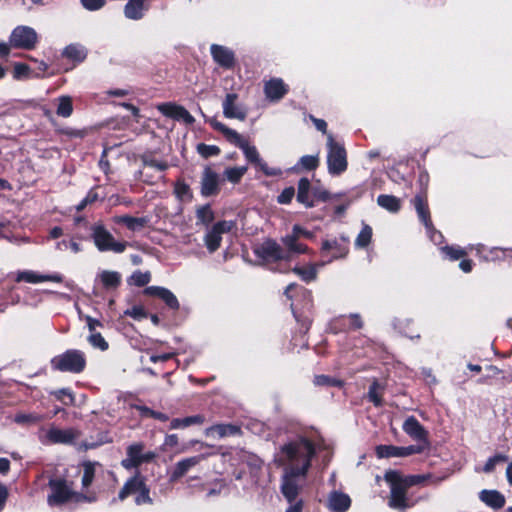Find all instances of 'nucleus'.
Here are the masks:
<instances>
[{"label": "nucleus", "mask_w": 512, "mask_h": 512, "mask_svg": "<svg viewBox=\"0 0 512 512\" xmlns=\"http://www.w3.org/2000/svg\"><path fill=\"white\" fill-rule=\"evenodd\" d=\"M315 455L314 443L304 436H297L281 446L280 461L285 466L281 491L289 503L286 512H302L303 501L298 499V494Z\"/></svg>", "instance_id": "nucleus-1"}, {"label": "nucleus", "mask_w": 512, "mask_h": 512, "mask_svg": "<svg viewBox=\"0 0 512 512\" xmlns=\"http://www.w3.org/2000/svg\"><path fill=\"white\" fill-rule=\"evenodd\" d=\"M211 124L215 130L223 134L227 141L240 148L247 161L259 168L266 176L272 177L280 176L282 174V170L280 168L269 167L261 158L257 148L253 145H249L248 141L236 130L231 129L218 121H213Z\"/></svg>", "instance_id": "nucleus-2"}, {"label": "nucleus", "mask_w": 512, "mask_h": 512, "mask_svg": "<svg viewBox=\"0 0 512 512\" xmlns=\"http://www.w3.org/2000/svg\"><path fill=\"white\" fill-rule=\"evenodd\" d=\"M90 231L93 243L100 252L121 254L129 246L127 241L117 240L101 222L93 224Z\"/></svg>", "instance_id": "nucleus-3"}, {"label": "nucleus", "mask_w": 512, "mask_h": 512, "mask_svg": "<svg viewBox=\"0 0 512 512\" xmlns=\"http://www.w3.org/2000/svg\"><path fill=\"white\" fill-rule=\"evenodd\" d=\"M86 367L85 353L78 349H69L51 359V368L56 371L81 373Z\"/></svg>", "instance_id": "nucleus-4"}, {"label": "nucleus", "mask_w": 512, "mask_h": 512, "mask_svg": "<svg viewBox=\"0 0 512 512\" xmlns=\"http://www.w3.org/2000/svg\"><path fill=\"white\" fill-rule=\"evenodd\" d=\"M327 165L328 172L338 176L347 170V153L344 146L336 142L331 134L327 137Z\"/></svg>", "instance_id": "nucleus-5"}, {"label": "nucleus", "mask_w": 512, "mask_h": 512, "mask_svg": "<svg viewBox=\"0 0 512 512\" xmlns=\"http://www.w3.org/2000/svg\"><path fill=\"white\" fill-rule=\"evenodd\" d=\"M142 442H135L126 448V457L121 461L122 467L127 470L137 469L145 463L152 462L157 454L153 451H145Z\"/></svg>", "instance_id": "nucleus-6"}, {"label": "nucleus", "mask_w": 512, "mask_h": 512, "mask_svg": "<svg viewBox=\"0 0 512 512\" xmlns=\"http://www.w3.org/2000/svg\"><path fill=\"white\" fill-rule=\"evenodd\" d=\"M254 254L264 262L289 261V253L273 239H265L253 248Z\"/></svg>", "instance_id": "nucleus-7"}, {"label": "nucleus", "mask_w": 512, "mask_h": 512, "mask_svg": "<svg viewBox=\"0 0 512 512\" xmlns=\"http://www.w3.org/2000/svg\"><path fill=\"white\" fill-rule=\"evenodd\" d=\"M385 479L391 484L389 507L398 510L408 508L410 505L406 496V489L401 485L399 475L396 472H388Z\"/></svg>", "instance_id": "nucleus-8"}, {"label": "nucleus", "mask_w": 512, "mask_h": 512, "mask_svg": "<svg viewBox=\"0 0 512 512\" xmlns=\"http://www.w3.org/2000/svg\"><path fill=\"white\" fill-rule=\"evenodd\" d=\"M37 42V32L33 28L24 25L14 28L9 38L11 47L23 50H32Z\"/></svg>", "instance_id": "nucleus-9"}, {"label": "nucleus", "mask_w": 512, "mask_h": 512, "mask_svg": "<svg viewBox=\"0 0 512 512\" xmlns=\"http://www.w3.org/2000/svg\"><path fill=\"white\" fill-rule=\"evenodd\" d=\"M80 436L77 429L52 427L41 437L43 444H73Z\"/></svg>", "instance_id": "nucleus-10"}, {"label": "nucleus", "mask_w": 512, "mask_h": 512, "mask_svg": "<svg viewBox=\"0 0 512 512\" xmlns=\"http://www.w3.org/2000/svg\"><path fill=\"white\" fill-rule=\"evenodd\" d=\"M321 251L323 254L331 253V257L326 263L344 258L349 252V239L345 236H341L340 238H334L332 240H324L322 242Z\"/></svg>", "instance_id": "nucleus-11"}, {"label": "nucleus", "mask_w": 512, "mask_h": 512, "mask_svg": "<svg viewBox=\"0 0 512 512\" xmlns=\"http://www.w3.org/2000/svg\"><path fill=\"white\" fill-rule=\"evenodd\" d=\"M232 226V222L219 221L206 233L204 242L210 253L215 252L220 247L222 235L229 232Z\"/></svg>", "instance_id": "nucleus-12"}, {"label": "nucleus", "mask_w": 512, "mask_h": 512, "mask_svg": "<svg viewBox=\"0 0 512 512\" xmlns=\"http://www.w3.org/2000/svg\"><path fill=\"white\" fill-rule=\"evenodd\" d=\"M157 109L164 116L172 118L176 121H182L187 125H192L195 122V118L189 113V111L181 105L175 103H162L157 106Z\"/></svg>", "instance_id": "nucleus-13"}, {"label": "nucleus", "mask_w": 512, "mask_h": 512, "mask_svg": "<svg viewBox=\"0 0 512 512\" xmlns=\"http://www.w3.org/2000/svg\"><path fill=\"white\" fill-rule=\"evenodd\" d=\"M421 452L422 448L417 445H410L406 447L379 445L376 447V455L378 458L407 457Z\"/></svg>", "instance_id": "nucleus-14"}, {"label": "nucleus", "mask_w": 512, "mask_h": 512, "mask_svg": "<svg viewBox=\"0 0 512 512\" xmlns=\"http://www.w3.org/2000/svg\"><path fill=\"white\" fill-rule=\"evenodd\" d=\"M15 281L18 283L26 282V283H31V284H37V283L47 282V281L61 283L63 281V276L59 273L45 275V274H39L38 272L33 271V270H23V271H18L16 273Z\"/></svg>", "instance_id": "nucleus-15"}, {"label": "nucleus", "mask_w": 512, "mask_h": 512, "mask_svg": "<svg viewBox=\"0 0 512 512\" xmlns=\"http://www.w3.org/2000/svg\"><path fill=\"white\" fill-rule=\"evenodd\" d=\"M210 52L213 60L221 67L225 69L233 68L235 64L234 52L222 45L212 44Z\"/></svg>", "instance_id": "nucleus-16"}, {"label": "nucleus", "mask_w": 512, "mask_h": 512, "mask_svg": "<svg viewBox=\"0 0 512 512\" xmlns=\"http://www.w3.org/2000/svg\"><path fill=\"white\" fill-rule=\"evenodd\" d=\"M205 459L204 455H197L188 457L178 461L169 474L170 482H176L183 477L191 468L198 465L202 460Z\"/></svg>", "instance_id": "nucleus-17"}, {"label": "nucleus", "mask_w": 512, "mask_h": 512, "mask_svg": "<svg viewBox=\"0 0 512 512\" xmlns=\"http://www.w3.org/2000/svg\"><path fill=\"white\" fill-rule=\"evenodd\" d=\"M402 429L413 440L425 443L428 442V432L414 416H409L404 421Z\"/></svg>", "instance_id": "nucleus-18"}, {"label": "nucleus", "mask_w": 512, "mask_h": 512, "mask_svg": "<svg viewBox=\"0 0 512 512\" xmlns=\"http://www.w3.org/2000/svg\"><path fill=\"white\" fill-rule=\"evenodd\" d=\"M219 191V175L206 167L201 180V194L205 197L216 195Z\"/></svg>", "instance_id": "nucleus-19"}, {"label": "nucleus", "mask_w": 512, "mask_h": 512, "mask_svg": "<svg viewBox=\"0 0 512 512\" xmlns=\"http://www.w3.org/2000/svg\"><path fill=\"white\" fill-rule=\"evenodd\" d=\"M238 95L235 93H228L223 101V114L226 118L244 120L246 118V111L236 104Z\"/></svg>", "instance_id": "nucleus-20"}, {"label": "nucleus", "mask_w": 512, "mask_h": 512, "mask_svg": "<svg viewBox=\"0 0 512 512\" xmlns=\"http://www.w3.org/2000/svg\"><path fill=\"white\" fill-rule=\"evenodd\" d=\"M351 506V498L348 494L333 490L327 498V508L331 512H346Z\"/></svg>", "instance_id": "nucleus-21"}, {"label": "nucleus", "mask_w": 512, "mask_h": 512, "mask_svg": "<svg viewBox=\"0 0 512 512\" xmlns=\"http://www.w3.org/2000/svg\"><path fill=\"white\" fill-rule=\"evenodd\" d=\"M49 484L52 490V494L48 497L50 504H61L71 498V491L64 481L51 480Z\"/></svg>", "instance_id": "nucleus-22"}, {"label": "nucleus", "mask_w": 512, "mask_h": 512, "mask_svg": "<svg viewBox=\"0 0 512 512\" xmlns=\"http://www.w3.org/2000/svg\"><path fill=\"white\" fill-rule=\"evenodd\" d=\"M112 221L115 224H123L131 232H139L148 225L150 219L146 216L118 215L114 216Z\"/></svg>", "instance_id": "nucleus-23"}, {"label": "nucleus", "mask_w": 512, "mask_h": 512, "mask_svg": "<svg viewBox=\"0 0 512 512\" xmlns=\"http://www.w3.org/2000/svg\"><path fill=\"white\" fill-rule=\"evenodd\" d=\"M315 189L311 188V183L308 178L303 177L298 181L297 186V201L304 205L306 208H312L315 206L313 200V192Z\"/></svg>", "instance_id": "nucleus-24"}, {"label": "nucleus", "mask_w": 512, "mask_h": 512, "mask_svg": "<svg viewBox=\"0 0 512 512\" xmlns=\"http://www.w3.org/2000/svg\"><path fill=\"white\" fill-rule=\"evenodd\" d=\"M145 294L160 298L170 309L177 310L179 308L176 296L167 288L150 286L145 289Z\"/></svg>", "instance_id": "nucleus-25"}, {"label": "nucleus", "mask_w": 512, "mask_h": 512, "mask_svg": "<svg viewBox=\"0 0 512 512\" xmlns=\"http://www.w3.org/2000/svg\"><path fill=\"white\" fill-rule=\"evenodd\" d=\"M287 85L280 78H274L265 83L264 92L267 99L278 101L287 93Z\"/></svg>", "instance_id": "nucleus-26"}, {"label": "nucleus", "mask_w": 512, "mask_h": 512, "mask_svg": "<svg viewBox=\"0 0 512 512\" xmlns=\"http://www.w3.org/2000/svg\"><path fill=\"white\" fill-rule=\"evenodd\" d=\"M148 9L147 0H128L124 6V15L130 20H140Z\"/></svg>", "instance_id": "nucleus-27"}, {"label": "nucleus", "mask_w": 512, "mask_h": 512, "mask_svg": "<svg viewBox=\"0 0 512 512\" xmlns=\"http://www.w3.org/2000/svg\"><path fill=\"white\" fill-rule=\"evenodd\" d=\"M209 437L225 438L241 434V428L235 424H215L208 427L205 431Z\"/></svg>", "instance_id": "nucleus-28"}, {"label": "nucleus", "mask_w": 512, "mask_h": 512, "mask_svg": "<svg viewBox=\"0 0 512 512\" xmlns=\"http://www.w3.org/2000/svg\"><path fill=\"white\" fill-rule=\"evenodd\" d=\"M413 205L426 230L430 231L432 229V221L425 196L421 194L416 195L413 199Z\"/></svg>", "instance_id": "nucleus-29"}, {"label": "nucleus", "mask_w": 512, "mask_h": 512, "mask_svg": "<svg viewBox=\"0 0 512 512\" xmlns=\"http://www.w3.org/2000/svg\"><path fill=\"white\" fill-rule=\"evenodd\" d=\"M145 485L144 478L140 475L139 472L136 473L133 477L128 479L122 489L119 491L118 497L120 500H124L129 495H136L142 487Z\"/></svg>", "instance_id": "nucleus-30"}, {"label": "nucleus", "mask_w": 512, "mask_h": 512, "mask_svg": "<svg viewBox=\"0 0 512 512\" xmlns=\"http://www.w3.org/2000/svg\"><path fill=\"white\" fill-rule=\"evenodd\" d=\"M480 500L488 507L493 509H501L505 505L504 495L497 490H482L479 493Z\"/></svg>", "instance_id": "nucleus-31"}, {"label": "nucleus", "mask_w": 512, "mask_h": 512, "mask_svg": "<svg viewBox=\"0 0 512 512\" xmlns=\"http://www.w3.org/2000/svg\"><path fill=\"white\" fill-rule=\"evenodd\" d=\"M97 279L105 290L117 289L122 281L121 274L117 271L103 270L97 275Z\"/></svg>", "instance_id": "nucleus-32"}, {"label": "nucleus", "mask_w": 512, "mask_h": 512, "mask_svg": "<svg viewBox=\"0 0 512 512\" xmlns=\"http://www.w3.org/2000/svg\"><path fill=\"white\" fill-rule=\"evenodd\" d=\"M298 240L299 238H295V236L290 234L284 236L281 239L283 245L287 249L285 252L289 253V260L291 259L292 255L304 254L308 252V247L305 244L300 243Z\"/></svg>", "instance_id": "nucleus-33"}, {"label": "nucleus", "mask_w": 512, "mask_h": 512, "mask_svg": "<svg viewBox=\"0 0 512 512\" xmlns=\"http://www.w3.org/2000/svg\"><path fill=\"white\" fill-rule=\"evenodd\" d=\"M62 55L69 60L75 62H83L87 57V50L81 44H70L65 47L62 52Z\"/></svg>", "instance_id": "nucleus-34"}, {"label": "nucleus", "mask_w": 512, "mask_h": 512, "mask_svg": "<svg viewBox=\"0 0 512 512\" xmlns=\"http://www.w3.org/2000/svg\"><path fill=\"white\" fill-rule=\"evenodd\" d=\"M295 294L301 295L303 297L305 301L304 307L309 310L312 306L311 292L302 286H298L296 284H289L285 290V295L289 299H293Z\"/></svg>", "instance_id": "nucleus-35"}, {"label": "nucleus", "mask_w": 512, "mask_h": 512, "mask_svg": "<svg viewBox=\"0 0 512 512\" xmlns=\"http://www.w3.org/2000/svg\"><path fill=\"white\" fill-rule=\"evenodd\" d=\"M377 204L383 209L396 213L401 208V201L393 195L381 194L377 198Z\"/></svg>", "instance_id": "nucleus-36"}, {"label": "nucleus", "mask_w": 512, "mask_h": 512, "mask_svg": "<svg viewBox=\"0 0 512 512\" xmlns=\"http://www.w3.org/2000/svg\"><path fill=\"white\" fill-rule=\"evenodd\" d=\"M205 421V417L203 415H193L185 418H175L170 422V429H181L186 428L191 425H200Z\"/></svg>", "instance_id": "nucleus-37"}, {"label": "nucleus", "mask_w": 512, "mask_h": 512, "mask_svg": "<svg viewBox=\"0 0 512 512\" xmlns=\"http://www.w3.org/2000/svg\"><path fill=\"white\" fill-rule=\"evenodd\" d=\"M326 264L325 261L307 267H294L293 272L299 275L305 282H310L317 277V267H322Z\"/></svg>", "instance_id": "nucleus-38"}, {"label": "nucleus", "mask_w": 512, "mask_h": 512, "mask_svg": "<svg viewBox=\"0 0 512 512\" xmlns=\"http://www.w3.org/2000/svg\"><path fill=\"white\" fill-rule=\"evenodd\" d=\"M319 166V155H304L298 163L293 167L294 170H315Z\"/></svg>", "instance_id": "nucleus-39"}, {"label": "nucleus", "mask_w": 512, "mask_h": 512, "mask_svg": "<svg viewBox=\"0 0 512 512\" xmlns=\"http://www.w3.org/2000/svg\"><path fill=\"white\" fill-rule=\"evenodd\" d=\"M57 101V115L64 118L70 117L73 113L72 98L68 95H63L58 97Z\"/></svg>", "instance_id": "nucleus-40"}, {"label": "nucleus", "mask_w": 512, "mask_h": 512, "mask_svg": "<svg viewBox=\"0 0 512 512\" xmlns=\"http://www.w3.org/2000/svg\"><path fill=\"white\" fill-rule=\"evenodd\" d=\"M247 170V166L229 167L225 169L224 176L229 182L236 184L240 182Z\"/></svg>", "instance_id": "nucleus-41"}, {"label": "nucleus", "mask_w": 512, "mask_h": 512, "mask_svg": "<svg viewBox=\"0 0 512 512\" xmlns=\"http://www.w3.org/2000/svg\"><path fill=\"white\" fill-rule=\"evenodd\" d=\"M440 250L451 261H456L467 255L466 250L459 246L446 245L441 247Z\"/></svg>", "instance_id": "nucleus-42"}, {"label": "nucleus", "mask_w": 512, "mask_h": 512, "mask_svg": "<svg viewBox=\"0 0 512 512\" xmlns=\"http://www.w3.org/2000/svg\"><path fill=\"white\" fill-rule=\"evenodd\" d=\"M50 395L54 396L58 401H61L64 405L70 406L75 402L73 392L69 388H61L55 391H51Z\"/></svg>", "instance_id": "nucleus-43"}, {"label": "nucleus", "mask_w": 512, "mask_h": 512, "mask_svg": "<svg viewBox=\"0 0 512 512\" xmlns=\"http://www.w3.org/2000/svg\"><path fill=\"white\" fill-rule=\"evenodd\" d=\"M383 389L377 380H374L369 387L368 399L374 404L375 407H381L383 405L382 395L379 390Z\"/></svg>", "instance_id": "nucleus-44"}, {"label": "nucleus", "mask_w": 512, "mask_h": 512, "mask_svg": "<svg viewBox=\"0 0 512 512\" xmlns=\"http://www.w3.org/2000/svg\"><path fill=\"white\" fill-rule=\"evenodd\" d=\"M371 238L372 228L369 225H364L355 240V246L365 248L370 244Z\"/></svg>", "instance_id": "nucleus-45"}, {"label": "nucleus", "mask_w": 512, "mask_h": 512, "mask_svg": "<svg viewBox=\"0 0 512 512\" xmlns=\"http://www.w3.org/2000/svg\"><path fill=\"white\" fill-rule=\"evenodd\" d=\"M508 459L509 457L506 454H495L494 456L488 458V460L486 461L485 465L482 468V471L486 474L492 473L495 470L497 464L507 462Z\"/></svg>", "instance_id": "nucleus-46"}, {"label": "nucleus", "mask_w": 512, "mask_h": 512, "mask_svg": "<svg viewBox=\"0 0 512 512\" xmlns=\"http://www.w3.org/2000/svg\"><path fill=\"white\" fill-rule=\"evenodd\" d=\"M242 461L250 468L252 474H256L262 467V460L256 455L246 452L242 453Z\"/></svg>", "instance_id": "nucleus-47"}, {"label": "nucleus", "mask_w": 512, "mask_h": 512, "mask_svg": "<svg viewBox=\"0 0 512 512\" xmlns=\"http://www.w3.org/2000/svg\"><path fill=\"white\" fill-rule=\"evenodd\" d=\"M87 341L93 348L99 349L101 351H106L109 348L108 342L99 332L90 333Z\"/></svg>", "instance_id": "nucleus-48"}, {"label": "nucleus", "mask_w": 512, "mask_h": 512, "mask_svg": "<svg viewBox=\"0 0 512 512\" xmlns=\"http://www.w3.org/2000/svg\"><path fill=\"white\" fill-rule=\"evenodd\" d=\"M95 466H96V463H92L89 461L83 463V476H82L83 487H88L93 482V479L95 476Z\"/></svg>", "instance_id": "nucleus-49"}, {"label": "nucleus", "mask_w": 512, "mask_h": 512, "mask_svg": "<svg viewBox=\"0 0 512 512\" xmlns=\"http://www.w3.org/2000/svg\"><path fill=\"white\" fill-rule=\"evenodd\" d=\"M314 384L317 386L342 387L343 381L327 375H317L314 378Z\"/></svg>", "instance_id": "nucleus-50"}, {"label": "nucleus", "mask_w": 512, "mask_h": 512, "mask_svg": "<svg viewBox=\"0 0 512 512\" xmlns=\"http://www.w3.org/2000/svg\"><path fill=\"white\" fill-rule=\"evenodd\" d=\"M41 420V417L34 413H17L14 422L21 425L35 424Z\"/></svg>", "instance_id": "nucleus-51"}, {"label": "nucleus", "mask_w": 512, "mask_h": 512, "mask_svg": "<svg viewBox=\"0 0 512 512\" xmlns=\"http://www.w3.org/2000/svg\"><path fill=\"white\" fill-rule=\"evenodd\" d=\"M197 152L204 158L217 156L220 154V148L216 145H207L200 143L197 145Z\"/></svg>", "instance_id": "nucleus-52"}, {"label": "nucleus", "mask_w": 512, "mask_h": 512, "mask_svg": "<svg viewBox=\"0 0 512 512\" xmlns=\"http://www.w3.org/2000/svg\"><path fill=\"white\" fill-rule=\"evenodd\" d=\"M150 280V272H142L140 270H137L131 275V281L137 287H143L147 285L150 282Z\"/></svg>", "instance_id": "nucleus-53"}, {"label": "nucleus", "mask_w": 512, "mask_h": 512, "mask_svg": "<svg viewBox=\"0 0 512 512\" xmlns=\"http://www.w3.org/2000/svg\"><path fill=\"white\" fill-rule=\"evenodd\" d=\"M197 219L205 225L213 221L214 214L209 205H205L197 210Z\"/></svg>", "instance_id": "nucleus-54"}, {"label": "nucleus", "mask_w": 512, "mask_h": 512, "mask_svg": "<svg viewBox=\"0 0 512 512\" xmlns=\"http://www.w3.org/2000/svg\"><path fill=\"white\" fill-rule=\"evenodd\" d=\"M56 249L60 251H65L67 249H71L74 253H78L82 250L80 244L76 241H67L61 240L56 243Z\"/></svg>", "instance_id": "nucleus-55"}, {"label": "nucleus", "mask_w": 512, "mask_h": 512, "mask_svg": "<svg viewBox=\"0 0 512 512\" xmlns=\"http://www.w3.org/2000/svg\"><path fill=\"white\" fill-rule=\"evenodd\" d=\"M149 488L147 487V485L145 484L142 489L135 495V503L137 505H142V504H151L152 503V499L149 495Z\"/></svg>", "instance_id": "nucleus-56"}, {"label": "nucleus", "mask_w": 512, "mask_h": 512, "mask_svg": "<svg viewBox=\"0 0 512 512\" xmlns=\"http://www.w3.org/2000/svg\"><path fill=\"white\" fill-rule=\"evenodd\" d=\"M294 196L295 188L292 186L287 187L277 196V202L279 204H290Z\"/></svg>", "instance_id": "nucleus-57"}, {"label": "nucleus", "mask_w": 512, "mask_h": 512, "mask_svg": "<svg viewBox=\"0 0 512 512\" xmlns=\"http://www.w3.org/2000/svg\"><path fill=\"white\" fill-rule=\"evenodd\" d=\"M98 199V193L91 189L87 195L80 201V203L76 206L77 211L83 210L88 204L95 202Z\"/></svg>", "instance_id": "nucleus-58"}, {"label": "nucleus", "mask_w": 512, "mask_h": 512, "mask_svg": "<svg viewBox=\"0 0 512 512\" xmlns=\"http://www.w3.org/2000/svg\"><path fill=\"white\" fill-rule=\"evenodd\" d=\"M83 7L89 11H96L101 9L106 0H80Z\"/></svg>", "instance_id": "nucleus-59"}, {"label": "nucleus", "mask_w": 512, "mask_h": 512, "mask_svg": "<svg viewBox=\"0 0 512 512\" xmlns=\"http://www.w3.org/2000/svg\"><path fill=\"white\" fill-rule=\"evenodd\" d=\"M290 235L295 236V238H299V239L301 237L311 239L314 236V234L311 231L304 229L303 227H301L298 224H295L293 226L292 233Z\"/></svg>", "instance_id": "nucleus-60"}, {"label": "nucleus", "mask_w": 512, "mask_h": 512, "mask_svg": "<svg viewBox=\"0 0 512 512\" xmlns=\"http://www.w3.org/2000/svg\"><path fill=\"white\" fill-rule=\"evenodd\" d=\"M79 317L80 319H84L86 321L90 333L96 332V327H102V323L98 319H95L89 315L83 316L80 311Z\"/></svg>", "instance_id": "nucleus-61"}, {"label": "nucleus", "mask_w": 512, "mask_h": 512, "mask_svg": "<svg viewBox=\"0 0 512 512\" xmlns=\"http://www.w3.org/2000/svg\"><path fill=\"white\" fill-rule=\"evenodd\" d=\"M226 489V483L224 480L220 479V480H216L214 483H213V487L210 488L207 492V496L208 497H211V496H217L219 494H221L223 492V490Z\"/></svg>", "instance_id": "nucleus-62"}, {"label": "nucleus", "mask_w": 512, "mask_h": 512, "mask_svg": "<svg viewBox=\"0 0 512 512\" xmlns=\"http://www.w3.org/2000/svg\"><path fill=\"white\" fill-rule=\"evenodd\" d=\"M143 162L146 167H151L159 171H164L168 167L165 162H161L155 159H144Z\"/></svg>", "instance_id": "nucleus-63"}, {"label": "nucleus", "mask_w": 512, "mask_h": 512, "mask_svg": "<svg viewBox=\"0 0 512 512\" xmlns=\"http://www.w3.org/2000/svg\"><path fill=\"white\" fill-rule=\"evenodd\" d=\"M190 188L184 182H177L175 185V193L178 197H184L189 194Z\"/></svg>", "instance_id": "nucleus-64"}]
</instances>
